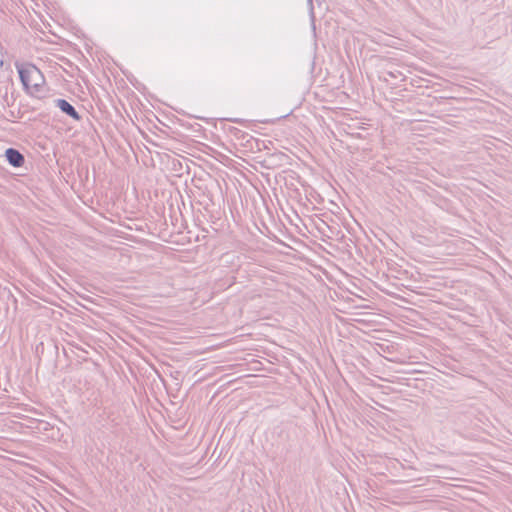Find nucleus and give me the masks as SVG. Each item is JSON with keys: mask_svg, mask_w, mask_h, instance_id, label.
Segmentation results:
<instances>
[{"mask_svg": "<svg viewBox=\"0 0 512 512\" xmlns=\"http://www.w3.org/2000/svg\"><path fill=\"white\" fill-rule=\"evenodd\" d=\"M15 66L24 91L32 97L42 98L45 78L40 69H38L34 64L28 62H17Z\"/></svg>", "mask_w": 512, "mask_h": 512, "instance_id": "obj_1", "label": "nucleus"}, {"mask_svg": "<svg viewBox=\"0 0 512 512\" xmlns=\"http://www.w3.org/2000/svg\"><path fill=\"white\" fill-rule=\"evenodd\" d=\"M55 106L58 107L62 113L66 114L67 116L71 117L75 121L81 120V115L78 113V111L75 109L73 105H71L67 100L58 98L54 101Z\"/></svg>", "mask_w": 512, "mask_h": 512, "instance_id": "obj_2", "label": "nucleus"}, {"mask_svg": "<svg viewBox=\"0 0 512 512\" xmlns=\"http://www.w3.org/2000/svg\"><path fill=\"white\" fill-rule=\"evenodd\" d=\"M5 158H6L7 162L12 167H15V168H19V167L23 166V164L25 163L24 155L18 149H15L12 147L5 150Z\"/></svg>", "mask_w": 512, "mask_h": 512, "instance_id": "obj_3", "label": "nucleus"}, {"mask_svg": "<svg viewBox=\"0 0 512 512\" xmlns=\"http://www.w3.org/2000/svg\"><path fill=\"white\" fill-rule=\"evenodd\" d=\"M235 132H234V135L236 136V138L238 140H246V146H249L251 149H253V145H252V142H255L258 150H260V147H259V141L257 139H253V137H251L249 134L237 129V128H234Z\"/></svg>", "mask_w": 512, "mask_h": 512, "instance_id": "obj_4", "label": "nucleus"}, {"mask_svg": "<svg viewBox=\"0 0 512 512\" xmlns=\"http://www.w3.org/2000/svg\"><path fill=\"white\" fill-rule=\"evenodd\" d=\"M389 75H390L391 77H396V73H394V72H389Z\"/></svg>", "mask_w": 512, "mask_h": 512, "instance_id": "obj_5", "label": "nucleus"}, {"mask_svg": "<svg viewBox=\"0 0 512 512\" xmlns=\"http://www.w3.org/2000/svg\"><path fill=\"white\" fill-rule=\"evenodd\" d=\"M308 3L311 5L312 4V0H308Z\"/></svg>", "mask_w": 512, "mask_h": 512, "instance_id": "obj_6", "label": "nucleus"}]
</instances>
